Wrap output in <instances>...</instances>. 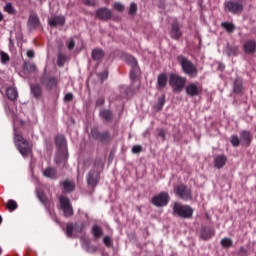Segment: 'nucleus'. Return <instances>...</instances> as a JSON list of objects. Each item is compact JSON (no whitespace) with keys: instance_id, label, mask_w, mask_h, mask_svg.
<instances>
[{"instance_id":"nucleus-1","label":"nucleus","mask_w":256,"mask_h":256,"mask_svg":"<svg viewBox=\"0 0 256 256\" xmlns=\"http://www.w3.org/2000/svg\"><path fill=\"white\" fill-rule=\"evenodd\" d=\"M14 145L22 157H29L33 153V148L29 146V141L23 137L14 126Z\"/></svg>"},{"instance_id":"nucleus-2","label":"nucleus","mask_w":256,"mask_h":256,"mask_svg":"<svg viewBox=\"0 0 256 256\" xmlns=\"http://www.w3.org/2000/svg\"><path fill=\"white\" fill-rule=\"evenodd\" d=\"M56 146L58 147V155L56 156V165H61V163H65L69 159V151L67 150V140L65 136L58 135L55 138Z\"/></svg>"},{"instance_id":"nucleus-3","label":"nucleus","mask_w":256,"mask_h":256,"mask_svg":"<svg viewBox=\"0 0 256 256\" xmlns=\"http://www.w3.org/2000/svg\"><path fill=\"white\" fill-rule=\"evenodd\" d=\"M103 160L96 159L94 162V169L90 170L86 176V181L89 187H97L101 180V171H103Z\"/></svg>"},{"instance_id":"nucleus-4","label":"nucleus","mask_w":256,"mask_h":256,"mask_svg":"<svg viewBox=\"0 0 256 256\" xmlns=\"http://www.w3.org/2000/svg\"><path fill=\"white\" fill-rule=\"evenodd\" d=\"M177 61L180 67H182L184 75H187L191 79H195V77L199 75V69H197V66L184 55H178Z\"/></svg>"},{"instance_id":"nucleus-5","label":"nucleus","mask_w":256,"mask_h":256,"mask_svg":"<svg viewBox=\"0 0 256 256\" xmlns=\"http://www.w3.org/2000/svg\"><path fill=\"white\" fill-rule=\"evenodd\" d=\"M168 83L174 93H181L187 85V77L176 73H170L168 76Z\"/></svg>"},{"instance_id":"nucleus-6","label":"nucleus","mask_w":256,"mask_h":256,"mask_svg":"<svg viewBox=\"0 0 256 256\" xmlns=\"http://www.w3.org/2000/svg\"><path fill=\"white\" fill-rule=\"evenodd\" d=\"M194 210L189 205H183L175 202L173 206V215L180 217V219H193Z\"/></svg>"},{"instance_id":"nucleus-7","label":"nucleus","mask_w":256,"mask_h":256,"mask_svg":"<svg viewBox=\"0 0 256 256\" xmlns=\"http://www.w3.org/2000/svg\"><path fill=\"white\" fill-rule=\"evenodd\" d=\"M126 63L131 66L130 79L133 81L132 87L134 83H137V89H139V86L141 85V82L137 81V78L141 73L139 63L137 62V59H135V57L133 56H127Z\"/></svg>"},{"instance_id":"nucleus-8","label":"nucleus","mask_w":256,"mask_h":256,"mask_svg":"<svg viewBox=\"0 0 256 256\" xmlns=\"http://www.w3.org/2000/svg\"><path fill=\"white\" fill-rule=\"evenodd\" d=\"M91 137L103 145H109V143L113 141V136H111V132H109V130L101 132L99 131V128L91 129Z\"/></svg>"},{"instance_id":"nucleus-9","label":"nucleus","mask_w":256,"mask_h":256,"mask_svg":"<svg viewBox=\"0 0 256 256\" xmlns=\"http://www.w3.org/2000/svg\"><path fill=\"white\" fill-rule=\"evenodd\" d=\"M27 57V59L23 60L22 71L20 73L23 79H29L33 75V50L27 51Z\"/></svg>"},{"instance_id":"nucleus-10","label":"nucleus","mask_w":256,"mask_h":256,"mask_svg":"<svg viewBox=\"0 0 256 256\" xmlns=\"http://www.w3.org/2000/svg\"><path fill=\"white\" fill-rule=\"evenodd\" d=\"M170 200L171 197L169 196V193L161 192L151 199V203L155 207H167V205H169Z\"/></svg>"},{"instance_id":"nucleus-11","label":"nucleus","mask_w":256,"mask_h":256,"mask_svg":"<svg viewBox=\"0 0 256 256\" xmlns=\"http://www.w3.org/2000/svg\"><path fill=\"white\" fill-rule=\"evenodd\" d=\"M174 192L179 199H182V201H191L192 199L191 190L185 184H179L176 186L174 188Z\"/></svg>"},{"instance_id":"nucleus-12","label":"nucleus","mask_w":256,"mask_h":256,"mask_svg":"<svg viewBox=\"0 0 256 256\" xmlns=\"http://www.w3.org/2000/svg\"><path fill=\"white\" fill-rule=\"evenodd\" d=\"M83 229H85L84 222H76L75 224L69 222L66 224V236L71 239L73 237V231L74 233H83Z\"/></svg>"},{"instance_id":"nucleus-13","label":"nucleus","mask_w":256,"mask_h":256,"mask_svg":"<svg viewBox=\"0 0 256 256\" xmlns=\"http://www.w3.org/2000/svg\"><path fill=\"white\" fill-rule=\"evenodd\" d=\"M224 6L232 15H237L243 11V0H230L225 2Z\"/></svg>"},{"instance_id":"nucleus-14","label":"nucleus","mask_w":256,"mask_h":256,"mask_svg":"<svg viewBox=\"0 0 256 256\" xmlns=\"http://www.w3.org/2000/svg\"><path fill=\"white\" fill-rule=\"evenodd\" d=\"M184 89L188 97H199L203 93V87L195 82L189 83Z\"/></svg>"},{"instance_id":"nucleus-15","label":"nucleus","mask_w":256,"mask_h":256,"mask_svg":"<svg viewBox=\"0 0 256 256\" xmlns=\"http://www.w3.org/2000/svg\"><path fill=\"white\" fill-rule=\"evenodd\" d=\"M61 209L64 213V217H73V206L71 205V200L67 196L60 197Z\"/></svg>"},{"instance_id":"nucleus-16","label":"nucleus","mask_w":256,"mask_h":256,"mask_svg":"<svg viewBox=\"0 0 256 256\" xmlns=\"http://www.w3.org/2000/svg\"><path fill=\"white\" fill-rule=\"evenodd\" d=\"M36 195L42 205L49 204V196H47V188L45 186H39L36 188Z\"/></svg>"},{"instance_id":"nucleus-17","label":"nucleus","mask_w":256,"mask_h":256,"mask_svg":"<svg viewBox=\"0 0 256 256\" xmlns=\"http://www.w3.org/2000/svg\"><path fill=\"white\" fill-rule=\"evenodd\" d=\"M170 37L174 39V41H179L181 37H183V32L181 31V26H179V22H173L171 24Z\"/></svg>"},{"instance_id":"nucleus-18","label":"nucleus","mask_w":256,"mask_h":256,"mask_svg":"<svg viewBox=\"0 0 256 256\" xmlns=\"http://www.w3.org/2000/svg\"><path fill=\"white\" fill-rule=\"evenodd\" d=\"M96 17L100 19V21H109L111 17H113V13L109 8L102 7L96 11Z\"/></svg>"},{"instance_id":"nucleus-19","label":"nucleus","mask_w":256,"mask_h":256,"mask_svg":"<svg viewBox=\"0 0 256 256\" xmlns=\"http://www.w3.org/2000/svg\"><path fill=\"white\" fill-rule=\"evenodd\" d=\"M212 237H215V230L209 226H203L200 230V239L209 241Z\"/></svg>"},{"instance_id":"nucleus-20","label":"nucleus","mask_w":256,"mask_h":256,"mask_svg":"<svg viewBox=\"0 0 256 256\" xmlns=\"http://www.w3.org/2000/svg\"><path fill=\"white\" fill-rule=\"evenodd\" d=\"M232 88H233V93H235V95H243V91H245V86L243 85V78L237 77L233 81Z\"/></svg>"},{"instance_id":"nucleus-21","label":"nucleus","mask_w":256,"mask_h":256,"mask_svg":"<svg viewBox=\"0 0 256 256\" xmlns=\"http://www.w3.org/2000/svg\"><path fill=\"white\" fill-rule=\"evenodd\" d=\"M243 50H244V53L248 55H253L256 52V41L253 39L247 40L243 44Z\"/></svg>"},{"instance_id":"nucleus-22","label":"nucleus","mask_w":256,"mask_h":256,"mask_svg":"<svg viewBox=\"0 0 256 256\" xmlns=\"http://www.w3.org/2000/svg\"><path fill=\"white\" fill-rule=\"evenodd\" d=\"M43 176L47 179H52V181H57L59 179V174L57 173V169L54 167H47L42 172Z\"/></svg>"},{"instance_id":"nucleus-23","label":"nucleus","mask_w":256,"mask_h":256,"mask_svg":"<svg viewBox=\"0 0 256 256\" xmlns=\"http://www.w3.org/2000/svg\"><path fill=\"white\" fill-rule=\"evenodd\" d=\"M169 83V76L167 73H161L157 76V89H165Z\"/></svg>"},{"instance_id":"nucleus-24","label":"nucleus","mask_w":256,"mask_h":256,"mask_svg":"<svg viewBox=\"0 0 256 256\" xmlns=\"http://www.w3.org/2000/svg\"><path fill=\"white\" fill-rule=\"evenodd\" d=\"M224 165H227V156L225 154L217 155L214 158V167L216 169H223Z\"/></svg>"},{"instance_id":"nucleus-25","label":"nucleus","mask_w":256,"mask_h":256,"mask_svg":"<svg viewBox=\"0 0 256 256\" xmlns=\"http://www.w3.org/2000/svg\"><path fill=\"white\" fill-rule=\"evenodd\" d=\"M99 117L106 121V123H111L113 121V112L109 109H102L99 112Z\"/></svg>"},{"instance_id":"nucleus-26","label":"nucleus","mask_w":256,"mask_h":256,"mask_svg":"<svg viewBox=\"0 0 256 256\" xmlns=\"http://www.w3.org/2000/svg\"><path fill=\"white\" fill-rule=\"evenodd\" d=\"M240 139L247 145V147H249V145H251V141H253V136L251 135V132L244 130L240 133Z\"/></svg>"},{"instance_id":"nucleus-27","label":"nucleus","mask_w":256,"mask_h":256,"mask_svg":"<svg viewBox=\"0 0 256 256\" xmlns=\"http://www.w3.org/2000/svg\"><path fill=\"white\" fill-rule=\"evenodd\" d=\"M43 83L48 89H55L59 80L56 77H48L43 79Z\"/></svg>"},{"instance_id":"nucleus-28","label":"nucleus","mask_w":256,"mask_h":256,"mask_svg":"<svg viewBox=\"0 0 256 256\" xmlns=\"http://www.w3.org/2000/svg\"><path fill=\"white\" fill-rule=\"evenodd\" d=\"M50 27H57V25L63 26L65 25V17L64 16H55L49 20Z\"/></svg>"},{"instance_id":"nucleus-29","label":"nucleus","mask_w":256,"mask_h":256,"mask_svg":"<svg viewBox=\"0 0 256 256\" xmlns=\"http://www.w3.org/2000/svg\"><path fill=\"white\" fill-rule=\"evenodd\" d=\"M91 57H92L93 61H101V59H103V57H105V52L103 51V49L95 48L92 51Z\"/></svg>"},{"instance_id":"nucleus-30","label":"nucleus","mask_w":256,"mask_h":256,"mask_svg":"<svg viewBox=\"0 0 256 256\" xmlns=\"http://www.w3.org/2000/svg\"><path fill=\"white\" fill-rule=\"evenodd\" d=\"M61 185L63 186L64 193H73V190L75 189V183L70 180H64Z\"/></svg>"},{"instance_id":"nucleus-31","label":"nucleus","mask_w":256,"mask_h":256,"mask_svg":"<svg viewBox=\"0 0 256 256\" xmlns=\"http://www.w3.org/2000/svg\"><path fill=\"white\" fill-rule=\"evenodd\" d=\"M6 95L8 99H10V101H15V99H17L19 94L17 92V89H15L14 87H8L6 89Z\"/></svg>"},{"instance_id":"nucleus-32","label":"nucleus","mask_w":256,"mask_h":256,"mask_svg":"<svg viewBox=\"0 0 256 256\" xmlns=\"http://www.w3.org/2000/svg\"><path fill=\"white\" fill-rule=\"evenodd\" d=\"M165 106V95H162L158 98V102L153 106V109L156 111V113H159V111L163 110V107Z\"/></svg>"},{"instance_id":"nucleus-33","label":"nucleus","mask_w":256,"mask_h":256,"mask_svg":"<svg viewBox=\"0 0 256 256\" xmlns=\"http://www.w3.org/2000/svg\"><path fill=\"white\" fill-rule=\"evenodd\" d=\"M92 235L94 239H101V237H103V230L99 225H94L92 227Z\"/></svg>"},{"instance_id":"nucleus-34","label":"nucleus","mask_w":256,"mask_h":256,"mask_svg":"<svg viewBox=\"0 0 256 256\" xmlns=\"http://www.w3.org/2000/svg\"><path fill=\"white\" fill-rule=\"evenodd\" d=\"M221 27L227 31V33H233L235 31V24L233 22H222Z\"/></svg>"},{"instance_id":"nucleus-35","label":"nucleus","mask_w":256,"mask_h":256,"mask_svg":"<svg viewBox=\"0 0 256 256\" xmlns=\"http://www.w3.org/2000/svg\"><path fill=\"white\" fill-rule=\"evenodd\" d=\"M17 207H19V205L17 204V202L13 199L8 200L7 204H6V209H8V211H10V213H13V211H15L17 209Z\"/></svg>"},{"instance_id":"nucleus-36","label":"nucleus","mask_w":256,"mask_h":256,"mask_svg":"<svg viewBox=\"0 0 256 256\" xmlns=\"http://www.w3.org/2000/svg\"><path fill=\"white\" fill-rule=\"evenodd\" d=\"M41 95H43V91L41 90V86L34 85L33 86V96L35 99H41Z\"/></svg>"},{"instance_id":"nucleus-37","label":"nucleus","mask_w":256,"mask_h":256,"mask_svg":"<svg viewBox=\"0 0 256 256\" xmlns=\"http://www.w3.org/2000/svg\"><path fill=\"white\" fill-rule=\"evenodd\" d=\"M10 59L11 58L9 57V54H7L4 51L0 52V61H1L2 65H7V63H9Z\"/></svg>"},{"instance_id":"nucleus-38","label":"nucleus","mask_w":256,"mask_h":256,"mask_svg":"<svg viewBox=\"0 0 256 256\" xmlns=\"http://www.w3.org/2000/svg\"><path fill=\"white\" fill-rule=\"evenodd\" d=\"M4 11H6V13H9V15H15V13H17V11L15 10V8H13V4H11V2H8V3L4 6Z\"/></svg>"},{"instance_id":"nucleus-39","label":"nucleus","mask_w":256,"mask_h":256,"mask_svg":"<svg viewBox=\"0 0 256 256\" xmlns=\"http://www.w3.org/2000/svg\"><path fill=\"white\" fill-rule=\"evenodd\" d=\"M221 245L225 249H229V247H233V240L231 238H224L221 240Z\"/></svg>"},{"instance_id":"nucleus-40","label":"nucleus","mask_w":256,"mask_h":256,"mask_svg":"<svg viewBox=\"0 0 256 256\" xmlns=\"http://www.w3.org/2000/svg\"><path fill=\"white\" fill-rule=\"evenodd\" d=\"M230 143L233 147H239V145H241V140L239 139V136L232 135L230 138Z\"/></svg>"},{"instance_id":"nucleus-41","label":"nucleus","mask_w":256,"mask_h":256,"mask_svg":"<svg viewBox=\"0 0 256 256\" xmlns=\"http://www.w3.org/2000/svg\"><path fill=\"white\" fill-rule=\"evenodd\" d=\"M137 3L132 2L129 7L128 15L135 16L137 15Z\"/></svg>"},{"instance_id":"nucleus-42","label":"nucleus","mask_w":256,"mask_h":256,"mask_svg":"<svg viewBox=\"0 0 256 256\" xmlns=\"http://www.w3.org/2000/svg\"><path fill=\"white\" fill-rule=\"evenodd\" d=\"M65 55L63 54H58V60H57V63H58V66L59 67H63L65 65Z\"/></svg>"},{"instance_id":"nucleus-43","label":"nucleus","mask_w":256,"mask_h":256,"mask_svg":"<svg viewBox=\"0 0 256 256\" xmlns=\"http://www.w3.org/2000/svg\"><path fill=\"white\" fill-rule=\"evenodd\" d=\"M27 25H28V30L33 31V12H30Z\"/></svg>"},{"instance_id":"nucleus-44","label":"nucleus","mask_w":256,"mask_h":256,"mask_svg":"<svg viewBox=\"0 0 256 256\" xmlns=\"http://www.w3.org/2000/svg\"><path fill=\"white\" fill-rule=\"evenodd\" d=\"M114 9L116 11L123 12V11H125V5H123L121 2H116V3H114Z\"/></svg>"},{"instance_id":"nucleus-45","label":"nucleus","mask_w":256,"mask_h":256,"mask_svg":"<svg viewBox=\"0 0 256 256\" xmlns=\"http://www.w3.org/2000/svg\"><path fill=\"white\" fill-rule=\"evenodd\" d=\"M227 55H228V57H231V55H237V48L228 46Z\"/></svg>"},{"instance_id":"nucleus-46","label":"nucleus","mask_w":256,"mask_h":256,"mask_svg":"<svg viewBox=\"0 0 256 256\" xmlns=\"http://www.w3.org/2000/svg\"><path fill=\"white\" fill-rule=\"evenodd\" d=\"M143 151V146L135 145L132 147V153L139 154Z\"/></svg>"},{"instance_id":"nucleus-47","label":"nucleus","mask_w":256,"mask_h":256,"mask_svg":"<svg viewBox=\"0 0 256 256\" xmlns=\"http://www.w3.org/2000/svg\"><path fill=\"white\" fill-rule=\"evenodd\" d=\"M165 135H167V131L163 128H160L158 130V137H161L162 141H165V139H166Z\"/></svg>"},{"instance_id":"nucleus-48","label":"nucleus","mask_w":256,"mask_h":256,"mask_svg":"<svg viewBox=\"0 0 256 256\" xmlns=\"http://www.w3.org/2000/svg\"><path fill=\"white\" fill-rule=\"evenodd\" d=\"M105 105V98L100 97L96 100L95 107H103Z\"/></svg>"},{"instance_id":"nucleus-49","label":"nucleus","mask_w":256,"mask_h":256,"mask_svg":"<svg viewBox=\"0 0 256 256\" xmlns=\"http://www.w3.org/2000/svg\"><path fill=\"white\" fill-rule=\"evenodd\" d=\"M103 243H104V245H106V247H111L113 245L111 242V237H109V236L104 237Z\"/></svg>"},{"instance_id":"nucleus-50","label":"nucleus","mask_w":256,"mask_h":256,"mask_svg":"<svg viewBox=\"0 0 256 256\" xmlns=\"http://www.w3.org/2000/svg\"><path fill=\"white\" fill-rule=\"evenodd\" d=\"M98 77L101 79V81H105V79L109 77V73H107V71L101 72L98 74Z\"/></svg>"},{"instance_id":"nucleus-51","label":"nucleus","mask_w":256,"mask_h":256,"mask_svg":"<svg viewBox=\"0 0 256 256\" xmlns=\"http://www.w3.org/2000/svg\"><path fill=\"white\" fill-rule=\"evenodd\" d=\"M74 98L75 96H73V93H67L64 97V101L71 102Z\"/></svg>"},{"instance_id":"nucleus-52","label":"nucleus","mask_w":256,"mask_h":256,"mask_svg":"<svg viewBox=\"0 0 256 256\" xmlns=\"http://www.w3.org/2000/svg\"><path fill=\"white\" fill-rule=\"evenodd\" d=\"M39 25V17L37 15H33V27H37Z\"/></svg>"},{"instance_id":"nucleus-53","label":"nucleus","mask_w":256,"mask_h":256,"mask_svg":"<svg viewBox=\"0 0 256 256\" xmlns=\"http://www.w3.org/2000/svg\"><path fill=\"white\" fill-rule=\"evenodd\" d=\"M68 49H69V51H72V49H75V40H70L69 41Z\"/></svg>"},{"instance_id":"nucleus-54","label":"nucleus","mask_w":256,"mask_h":256,"mask_svg":"<svg viewBox=\"0 0 256 256\" xmlns=\"http://www.w3.org/2000/svg\"><path fill=\"white\" fill-rule=\"evenodd\" d=\"M238 254L241 256H247V249H245V247H241L238 251Z\"/></svg>"},{"instance_id":"nucleus-55","label":"nucleus","mask_w":256,"mask_h":256,"mask_svg":"<svg viewBox=\"0 0 256 256\" xmlns=\"http://www.w3.org/2000/svg\"><path fill=\"white\" fill-rule=\"evenodd\" d=\"M84 5H88V6H91L93 5V1L92 0H82Z\"/></svg>"},{"instance_id":"nucleus-56","label":"nucleus","mask_w":256,"mask_h":256,"mask_svg":"<svg viewBox=\"0 0 256 256\" xmlns=\"http://www.w3.org/2000/svg\"><path fill=\"white\" fill-rule=\"evenodd\" d=\"M30 172L33 173V156H31Z\"/></svg>"},{"instance_id":"nucleus-57","label":"nucleus","mask_w":256,"mask_h":256,"mask_svg":"<svg viewBox=\"0 0 256 256\" xmlns=\"http://www.w3.org/2000/svg\"><path fill=\"white\" fill-rule=\"evenodd\" d=\"M29 85H30V92L33 93V83L30 82Z\"/></svg>"},{"instance_id":"nucleus-58","label":"nucleus","mask_w":256,"mask_h":256,"mask_svg":"<svg viewBox=\"0 0 256 256\" xmlns=\"http://www.w3.org/2000/svg\"><path fill=\"white\" fill-rule=\"evenodd\" d=\"M9 43L10 45H13V40L11 38H9Z\"/></svg>"},{"instance_id":"nucleus-59","label":"nucleus","mask_w":256,"mask_h":256,"mask_svg":"<svg viewBox=\"0 0 256 256\" xmlns=\"http://www.w3.org/2000/svg\"><path fill=\"white\" fill-rule=\"evenodd\" d=\"M3 223V217L0 215V225Z\"/></svg>"},{"instance_id":"nucleus-60","label":"nucleus","mask_w":256,"mask_h":256,"mask_svg":"<svg viewBox=\"0 0 256 256\" xmlns=\"http://www.w3.org/2000/svg\"><path fill=\"white\" fill-rule=\"evenodd\" d=\"M2 251H3V250L0 248V255H1Z\"/></svg>"},{"instance_id":"nucleus-61","label":"nucleus","mask_w":256,"mask_h":256,"mask_svg":"<svg viewBox=\"0 0 256 256\" xmlns=\"http://www.w3.org/2000/svg\"><path fill=\"white\" fill-rule=\"evenodd\" d=\"M26 255L29 256V252H26Z\"/></svg>"}]
</instances>
